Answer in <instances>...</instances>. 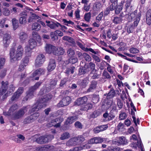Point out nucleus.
Returning <instances> with one entry per match:
<instances>
[{"label":"nucleus","mask_w":151,"mask_h":151,"mask_svg":"<svg viewBox=\"0 0 151 151\" xmlns=\"http://www.w3.org/2000/svg\"><path fill=\"white\" fill-rule=\"evenodd\" d=\"M15 48L14 47L11 48L10 50L9 55L12 62L20 60L23 55V49L22 46L19 45L18 46L16 53H15Z\"/></svg>","instance_id":"f257e3e1"},{"label":"nucleus","mask_w":151,"mask_h":151,"mask_svg":"<svg viewBox=\"0 0 151 151\" xmlns=\"http://www.w3.org/2000/svg\"><path fill=\"white\" fill-rule=\"evenodd\" d=\"M52 97V96L50 94H47L44 96L40 100V102H37L33 106L32 109L29 111L30 114L33 113L35 111H38L41 108H42L45 105L44 103L47 102L51 99Z\"/></svg>","instance_id":"f03ea898"},{"label":"nucleus","mask_w":151,"mask_h":151,"mask_svg":"<svg viewBox=\"0 0 151 151\" xmlns=\"http://www.w3.org/2000/svg\"><path fill=\"white\" fill-rule=\"evenodd\" d=\"M88 98L85 96L80 97L78 98L75 102V104L78 106H82L80 109L81 110L87 111L89 109H91L93 105L91 103H89L86 105L83 104H86Z\"/></svg>","instance_id":"7ed1b4c3"},{"label":"nucleus","mask_w":151,"mask_h":151,"mask_svg":"<svg viewBox=\"0 0 151 151\" xmlns=\"http://www.w3.org/2000/svg\"><path fill=\"white\" fill-rule=\"evenodd\" d=\"M57 82L56 80H53L50 83V86H47V85L44 86L40 91V94L45 93L50 91L52 89L54 88L57 84Z\"/></svg>","instance_id":"20e7f679"},{"label":"nucleus","mask_w":151,"mask_h":151,"mask_svg":"<svg viewBox=\"0 0 151 151\" xmlns=\"http://www.w3.org/2000/svg\"><path fill=\"white\" fill-rule=\"evenodd\" d=\"M141 13L139 12L137 13V10H136L130 14V16L132 18L135 17V20L133 24L134 27H137L140 20V18L141 17Z\"/></svg>","instance_id":"39448f33"},{"label":"nucleus","mask_w":151,"mask_h":151,"mask_svg":"<svg viewBox=\"0 0 151 151\" xmlns=\"http://www.w3.org/2000/svg\"><path fill=\"white\" fill-rule=\"evenodd\" d=\"M26 107L23 108L18 111L14 113L13 115V118L14 119H19L22 117L25 113L27 111Z\"/></svg>","instance_id":"423d86ee"},{"label":"nucleus","mask_w":151,"mask_h":151,"mask_svg":"<svg viewBox=\"0 0 151 151\" xmlns=\"http://www.w3.org/2000/svg\"><path fill=\"white\" fill-rule=\"evenodd\" d=\"M71 101V98L69 96H67L63 98L58 103V105L60 107L67 106L70 103Z\"/></svg>","instance_id":"0eeeda50"},{"label":"nucleus","mask_w":151,"mask_h":151,"mask_svg":"<svg viewBox=\"0 0 151 151\" xmlns=\"http://www.w3.org/2000/svg\"><path fill=\"white\" fill-rule=\"evenodd\" d=\"M49 148V151H62L61 150H59L56 148H55L54 146H50L48 145H45L43 147H36V150L37 151H42L47 150V149Z\"/></svg>","instance_id":"6e6552de"},{"label":"nucleus","mask_w":151,"mask_h":151,"mask_svg":"<svg viewBox=\"0 0 151 151\" xmlns=\"http://www.w3.org/2000/svg\"><path fill=\"white\" fill-rule=\"evenodd\" d=\"M45 60V57L44 55L42 54H39L35 60V66L37 67L40 66L44 63Z\"/></svg>","instance_id":"1a4fd4ad"},{"label":"nucleus","mask_w":151,"mask_h":151,"mask_svg":"<svg viewBox=\"0 0 151 151\" xmlns=\"http://www.w3.org/2000/svg\"><path fill=\"white\" fill-rule=\"evenodd\" d=\"M45 69L42 68H39L36 70L34 72L32 73V75L30 76L31 78H33L36 76L35 80H38L39 79V76L41 75H43L45 73Z\"/></svg>","instance_id":"9d476101"},{"label":"nucleus","mask_w":151,"mask_h":151,"mask_svg":"<svg viewBox=\"0 0 151 151\" xmlns=\"http://www.w3.org/2000/svg\"><path fill=\"white\" fill-rule=\"evenodd\" d=\"M98 82L96 81L93 80L90 82L88 88L86 91L87 93L93 92L97 87Z\"/></svg>","instance_id":"9b49d317"},{"label":"nucleus","mask_w":151,"mask_h":151,"mask_svg":"<svg viewBox=\"0 0 151 151\" xmlns=\"http://www.w3.org/2000/svg\"><path fill=\"white\" fill-rule=\"evenodd\" d=\"M45 49L47 53L52 54L54 55V52L56 49V47L52 45L46 44L45 47Z\"/></svg>","instance_id":"f8f14e48"},{"label":"nucleus","mask_w":151,"mask_h":151,"mask_svg":"<svg viewBox=\"0 0 151 151\" xmlns=\"http://www.w3.org/2000/svg\"><path fill=\"white\" fill-rule=\"evenodd\" d=\"M96 65L94 63L92 62H90L87 65V68L86 71H83V73H85L87 72L91 71V73H93L94 72H96V70L95 69Z\"/></svg>","instance_id":"ddd939ff"},{"label":"nucleus","mask_w":151,"mask_h":151,"mask_svg":"<svg viewBox=\"0 0 151 151\" xmlns=\"http://www.w3.org/2000/svg\"><path fill=\"white\" fill-rule=\"evenodd\" d=\"M8 85L9 83L8 81H2L1 86L0 88V95H3L6 93Z\"/></svg>","instance_id":"4468645a"},{"label":"nucleus","mask_w":151,"mask_h":151,"mask_svg":"<svg viewBox=\"0 0 151 151\" xmlns=\"http://www.w3.org/2000/svg\"><path fill=\"white\" fill-rule=\"evenodd\" d=\"M11 38V35L7 33L4 35L3 38V43L4 46L5 47H6L8 46L10 43Z\"/></svg>","instance_id":"2eb2a0df"},{"label":"nucleus","mask_w":151,"mask_h":151,"mask_svg":"<svg viewBox=\"0 0 151 151\" xmlns=\"http://www.w3.org/2000/svg\"><path fill=\"white\" fill-rule=\"evenodd\" d=\"M23 91V89L22 87H20L18 88L17 92L14 93V95L12 96L11 100L14 101L17 99L21 95Z\"/></svg>","instance_id":"dca6fc26"},{"label":"nucleus","mask_w":151,"mask_h":151,"mask_svg":"<svg viewBox=\"0 0 151 151\" xmlns=\"http://www.w3.org/2000/svg\"><path fill=\"white\" fill-rule=\"evenodd\" d=\"M132 0H127L125 5V12L129 13L132 9V6L131 4Z\"/></svg>","instance_id":"f3484780"},{"label":"nucleus","mask_w":151,"mask_h":151,"mask_svg":"<svg viewBox=\"0 0 151 151\" xmlns=\"http://www.w3.org/2000/svg\"><path fill=\"white\" fill-rule=\"evenodd\" d=\"M21 16L19 19V23L21 24H25L26 23V19L27 17V13L24 12H22L20 14Z\"/></svg>","instance_id":"a211bd4d"},{"label":"nucleus","mask_w":151,"mask_h":151,"mask_svg":"<svg viewBox=\"0 0 151 151\" xmlns=\"http://www.w3.org/2000/svg\"><path fill=\"white\" fill-rule=\"evenodd\" d=\"M104 141L103 139L100 137H95L89 140V143L92 144L100 143Z\"/></svg>","instance_id":"6ab92c4d"},{"label":"nucleus","mask_w":151,"mask_h":151,"mask_svg":"<svg viewBox=\"0 0 151 151\" xmlns=\"http://www.w3.org/2000/svg\"><path fill=\"white\" fill-rule=\"evenodd\" d=\"M55 67L56 65L55 60L54 59H50L47 68L48 71L50 72L52 71L55 69Z\"/></svg>","instance_id":"aec40b11"},{"label":"nucleus","mask_w":151,"mask_h":151,"mask_svg":"<svg viewBox=\"0 0 151 151\" xmlns=\"http://www.w3.org/2000/svg\"><path fill=\"white\" fill-rule=\"evenodd\" d=\"M77 118V116L75 115L69 116L65 122V124L67 125L70 124L74 122Z\"/></svg>","instance_id":"412c9836"},{"label":"nucleus","mask_w":151,"mask_h":151,"mask_svg":"<svg viewBox=\"0 0 151 151\" xmlns=\"http://www.w3.org/2000/svg\"><path fill=\"white\" fill-rule=\"evenodd\" d=\"M19 39L22 42H24L27 40L28 36L27 34L23 32H20L19 34Z\"/></svg>","instance_id":"4be33fe9"},{"label":"nucleus","mask_w":151,"mask_h":151,"mask_svg":"<svg viewBox=\"0 0 151 151\" xmlns=\"http://www.w3.org/2000/svg\"><path fill=\"white\" fill-rule=\"evenodd\" d=\"M116 140L117 142L120 145H126L128 143L127 140L125 137L123 136L117 138Z\"/></svg>","instance_id":"5701e85b"},{"label":"nucleus","mask_w":151,"mask_h":151,"mask_svg":"<svg viewBox=\"0 0 151 151\" xmlns=\"http://www.w3.org/2000/svg\"><path fill=\"white\" fill-rule=\"evenodd\" d=\"M64 50L63 48L61 47L56 48V49L54 52V55H62L64 54Z\"/></svg>","instance_id":"b1692460"},{"label":"nucleus","mask_w":151,"mask_h":151,"mask_svg":"<svg viewBox=\"0 0 151 151\" xmlns=\"http://www.w3.org/2000/svg\"><path fill=\"white\" fill-rule=\"evenodd\" d=\"M106 95V98L107 99H110L114 97L116 95V92L114 90L113 88H111L110 90L108 93L104 94L105 96Z\"/></svg>","instance_id":"393cba45"},{"label":"nucleus","mask_w":151,"mask_h":151,"mask_svg":"<svg viewBox=\"0 0 151 151\" xmlns=\"http://www.w3.org/2000/svg\"><path fill=\"white\" fill-rule=\"evenodd\" d=\"M146 22L147 24L150 25L151 24V10H148L146 13Z\"/></svg>","instance_id":"a878e982"},{"label":"nucleus","mask_w":151,"mask_h":151,"mask_svg":"<svg viewBox=\"0 0 151 151\" xmlns=\"http://www.w3.org/2000/svg\"><path fill=\"white\" fill-rule=\"evenodd\" d=\"M43 136L44 143L49 142L54 138L53 135H46Z\"/></svg>","instance_id":"bb28decb"},{"label":"nucleus","mask_w":151,"mask_h":151,"mask_svg":"<svg viewBox=\"0 0 151 151\" xmlns=\"http://www.w3.org/2000/svg\"><path fill=\"white\" fill-rule=\"evenodd\" d=\"M32 35L35 39L39 43L41 44V37L37 32L35 31L33 32Z\"/></svg>","instance_id":"cd10ccee"},{"label":"nucleus","mask_w":151,"mask_h":151,"mask_svg":"<svg viewBox=\"0 0 151 151\" xmlns=\"http://www.w3.org/2000/svg\"><path fill=\"white\" fill-rule=\"evenodd\" d=\"M18 108V106L16 104H14L10 108L8 111V114H4L5 115H10L13 113Z\"/></svg>","instance_id":"c85d7f7f"},{"label":"nucleus","mask_w":151,"mask_h":151,"mask_svg":"<svg viewBox=\"0 0 151 151\" xmlns=\"http://www.w3.org/2000/svg\"><path fill=\"white\" fill-rule=\"evenodd\" d=\"M75 137L71 138L66 142L67 146H75L77 145Z\"/></svg>","instance_id":"c756f323"},{"label":"nucleus","mask_w":151,"mask_h":151,"mask_svg":"<svg viewBox=\"0 0 151 151\" xmlns=\"http://www.w3.org/2000/svg\"><path fill=\"white\" fill-rule=\"evenodd\" d=\"M47 26L49 27L50 29H55L57 27H58L59 26L62 27L61 24L58 23H54L52 22H51L50 24H47Z\"/></svg>","instance_id":"7c9ffc66"},{"label":"nucleus","mask_w":151,"mask_h":151,"mask_svg":"<svg viewBox=\"0 0 151 151\" xmlns=\"http://www.w3.org/2000/svg\"><path fill=\"white\" fill-rule=\"evenodd\" d=\"M77 145L83 142L85 140V138L82 136H80L78 137H74Z\"/></svg>","instance_id":"2f4dec72"},{"label":"nucleus","mask_w":151,"mask_h":151,"mask_svg":"<svg viewBox=\"0 0 151 151\" xmlns=\"http://www.w3.org/2000/svg\"><path fill=\"white\" fill-rule=\"evenodd\" d=\"M33 96V91L31 89H30L27 95L24 98V99L25 100L27 101L29 99H30L32 98Z\"/></svg>","instance_id":"473e14b6"},{"label":"nucleus","mask_w":151,"mask_h":151,"mask_svg":"<svg viewBox=\"0 0 151 151\" xmlns=\"http://www.w3.org/2000/svg\"><path fill=\"white\" fill-rule=\"evenodd\" d=\"M41 28L40 25L37 22H35L32 25V30H39Z\"/></svg>","instance_id":"72a5a7b5"},{"label":"nucleus","mask_w":151,"mask_h":151,"mask_svg":"<svg viewBox=\"0 0 151 151\" xmlns=\"http://www.w3.org/2000/svg\"><path fill=\"white\" fill-rule=\"evenodd\" d=\"M33 49L30 46H27L25 47V55L27 56H30L32 53V50Z\"/></svg>","instance_id":"f704fd0d"},{"label":"nucleus","mask_w":151,"mask_h":151,"mask_svg":"<svg viewBox=\"0 0 151 151\" xmlns=\"http://www.w3.org/2000/svg\"><path fill=\"white\" fill-rule=\"evenodd\" d=\"M122 21V19L118 17H114L112 19V22L115 24H120Z\"/></svg>","instance_id":"c9c22d12"},{"label":"nucleus","mask_w":151,"mask_h":151,"mask_svg":"<svg viewBox=\"0 0 151 151\" xmlns=\"http://www.w3.org/2000/svg\"><path fill=\"white\" fill-rule=\"evenodd\" d=\"M131 140H133V141H136L137 142L135 143H133L131 144V147H136L138 145V140L137 139V136L135 134H133L131 137Z\"/></svg>","instance_id":"e433bc0d"},{"label":"nucleus","mask_w":151,"mask_h":151,"mask_svg":"<svg viewBox=\"0 0 151 151\" xmlns=\"http://www.w3.org/2000/svg\"><path fill=\"white\" fill-rule=\"evenodd\" d=\"M70 137V134L69 133L65 132L63 133L61 135L60 139L61 140H63L68 139Z\"/></svg>","instance_id":"4c0bfd02"},{"label":"nucleus","mask_w":151,"mask_h":151,"mask_svg":"<svg viewBox=\"0 0 151 151\" xmlns=\"http://www.w3.org/2000/svg\"><path fill=\"white\" fill-rule=\"evenodd\" d=\"M32 116L31 115L25 118L24 121V123L25 124L30 123L34 122Z\"/></svg>","instance_id":"58836bf2"},{"label":"nucleus","mask_w":151,"mask_h":151,"mask_svg":"<svg viewBox=\"0 0 151 151\" xmlns=\"http://www.w3.org/2000/svg\"><path fill=\"white\" fill-rule=\"evenodd\" d=\"M75 67L74 66H71L69 68H67L66 70L65 73L68 75L70 74H73L74 73V70Z\"/></svg>","instance_id":"ea45409f"},{"label":"nucleus","mask_w":151,"mask_h":151,"mask_svg":"<svg viewBox=\"0 0 151 151\" xmlns=\"http://www.w3.org/2000/svg\"><path fill=\"white\" fill-rule=\"evenodd\" d=\"M12 22L13 26V29L16 30L18 27V21L16 18H13L12 19Z\"/></svg>","instance_id":"a19ab883"},{"label":"nucleus","mask_w":151,"mask_h":151,"mask_svg":"<svg viewBox=\"0 0 151 151\" xmlns=\"http://www.w3.org/2000/svg\"><path fill=\"white\" fill-rule=\"evenodd\" d=\"M29 46L33 49L36 45V42L35 40L32 38H31L29 40Z\"/></svg>","instance_id":"79ce46f5"},{"label":"nucleus","mask_w":151,"mask_h":151,"mask_svg":"<svg viewBox=\"0 0 151 151\" xmlns=\"http://www.w3.org/2000/svg\"><path fill=\"white\" fill-rule=\"evenodd\" d=\"M101 7V4L99 2H96L93 6L94 9L96 11H99Z\"/></svg>","instance_id":"37998d69"},{"label":"nucleus","mask_w":151,"mask_h":151,"mask_svg":"<svg viewBox=\"0 0 151 151\" xmlns=\"http://www.w3.org/2000/svg\"><path fill=\"white\" fill-rule=\"evenodd\" d=\"M75 51L72 48H69L68 49L67 54L68 56L70 57H72L75 55Z\"/></svg>","instance_id":"c03bdc74"},{"label":"nucleus","mask_w":151,"mask_h":151,"mask_svg":"<svg viewBox=\"0 0 151 151\" xmlns=\"http://www.w3.org/2000/svg\"><path fill=\"white\" fill-rule=\"evenodd\" d=\"M111 3V4L110 6L109 9L111 10L112 11L115 9L118 6V1L113 2Z\"/></svg>","instance_id":"a18cd8bd"},{"label":"nucleus","mask_w":151,"mask_h":151,"mask_svg":"<svg viewBox=\"0 0 151 151\" xmlns=\"http://www.w3.org/2000/svg\"><path fill=\"white\" fill-rule=\"evenodd\" d=\"M42 82L41 81H40L37 82L32 87L31 89L33 91L36 90L39 88L40 86L42 84Z\"/></svg>","instance_id":"49530a36"},{"label":"nucleus","mask_w":151,"mask_h":151,"mask_svg":"<svg viewBox=\"0 0 151 151\" xmlns=\"http://www.w3.org/2000/svg\"><path fill=\"white\" fill-rule=\"evenodd\" d=\"M50 36L51 39L53 40H55L58 38L57 33L55 31L54 32H51L50 33Z\"/></svg>","instance_id":"de8ad7c7"},{"label":"nucleus","mask_w":151,"mask_h":151,"mask_svg":"<svg viewBox=\"0 0 151 151\" xmlns=\"http://www.w3.org/2000/svg\"><path fill=\"white\" fill-rule=\"evenodd\" d=\"M89 82V80L87 78L84 79L82 80L81 82V84L82 87L83 88L85 87Z\"/></svg>","instance_id":"09e8293b"},{"label":"nucleus","mask_w":151,"mask_h":151,"mask_svg":"<svg viewBox=\"0 0 151 151\" xmlns=\"http://www.w3.org/2000/svg\"><path fill=\"white\" fill-rule=\"evenodd\" d=\"M82 50L86 52L89 51L95 54H97L98 53V52L95 51L93 49L91 48H88L84 47L83 48Z\"/></svg>","instance_id":"8fccbe9b"},{"label":"nucleus","mask_w":151,"mask_h":151,"mask_svg":"<svg viewBox=\"0 0 151 151\" xmlns=\"http://www.w3.org/2000/svg\"><path fill=\"white\" fill-rule=\"evenodd\" d=\"M127 117V114L124 112H121L119 114V118L120 120H123L125 119Z\"/></svg>","instance_id":"3c124183"},{"label":"nucleus","mask_w":151,"mask_h":151,"mask_svg":"<svg viewBox=\"0 0 151 151\" xmlns=\"http://www.w3.org/2000/svg\"><path fill=\"white\" fill-rule=\"evenodd\" d=\"M91 18V14L90 12H88L84 16L85 20L87 22H89Z\"/></svg>","instance_id":"603ef678"},{"label":"nucleus","mask_w":151,"mask_h":151,"mask_svg":"<svg viewBox=\"0 0 151 151\" xmlns=\"http://www.w3.org/2000/svg\"><path fill=\"white\" fill-rule=\"evenodd\" d=\"M129 51L131 53L135 54L139 52V51L135 47H132L129 49Z\"/></svg>","instance_id":"864d4df0"},{"label":"nucleus","mask_w":151,"mask_h":151,"mask_svg":"<svg viewBox=\"0 0 151 151\" xmlns=\"http://www.w3.org/2000/svg\"><path fill=\"white\" fill-rule=\"evenodd\" d=\"M124 125L123 123H119L117 126L118 130L119 132H122L124 131Z\"/></svg>","instance_id":"5fc2aeb1"},{"label":"nucleus","mask_w":151,"mask_h":151,"mask_svg":"<svg viewBox=\"0 0 151 151\" xmlns=\"http://www.w3.org/2000/svg\"><path fill=\"white\" fill-rule=\"evenodd\" d=\"M103 76L104 79H110L111 77L107 72L104 70L103 73Z\"/></svg>","instance_id":"6e6d98bb"},{"label":"nucleus","mask_w":151,"mask_h":151,"mask_svg":"<svg viewBox=\"0 0 151 151\" xmlns=\"http://www.w3.org/2000/svg\"><path fill=\"white\" fill-rule=\"evenodd\" d=\"M103 12H100L96 17V20L97 21V22H99L101 20L103 16Z\"/></svg>","instance_id":"4d7b16f0"},{"label":"nucleus","mask_w":151,"mask_h":151,"mask_svg":"<svg viewBox=\"0 0 151 151\" xmlns=\"http://www.w3.org/2000/svg\"><path fill=\"white\" fill-rule=\"evenodd\" d=\"M69 59L68 60L69 62L72 64H74L77 62L78 59L76 57H72Z\"/></svg>","instance_id":"13d9d810"},{"label":"nucleus","mask_w":151,"mask_h":151,"mask_svg":"<svg viewBox=\"0 0 151 151\" xmlns=\"http://www.w3.org/2000/svg\"><path fill=\"white\" fill-rule=\"evenodd\" d=\"M134 28L133 24H131L127 27V31L128 33H130L133 32Z\"/></svg>","instance_id":"bf43d9fd"},{"label":"nucleus","mask_w":151,"mask_h":151,"mask_svg":"<svg viewBox=\"0 0 151 151\" xmlns=\"http://www.w3.org/2000/svg\"><path fill=\"white\" fill-rule=\"evenodd\" d=\"M115 117V115L114 114L112 111H111L108 114V121H109L112 120Z\"/></svg>","instance_id":"052dcab7"},{"label":"nucleus","mask_w":151,"mask_h":151,"mask_svg":"<svg viewBox=\"0 0 151 151\" xmlns=\"http://www.w3.org/2000/svg\"><path fill=\"white\" fill-rule=\"evenodd\" d=\"M101 114L100 111L97 110L94 111L92 114L91 116L93 118H96L99 116Z\"/></svg>","instance_id":"680f3d73"},{"label":"nucleus","mask_w":151,"mask_h":151,"mask_svg":"<svg viewBox=\"0 0 151 151\" xmlns=\"http://www.w3.org/2000/svg\"><path fill=\"white\" fill-rule=\"evenodd\" d=\"M76 128L77 129H82L83 128V126L81 123L77 121L74 124Z\"/></svg>","instance_id":"e2e57ef3"},{"label":"nucleus","mask_w":151,"mask_h":151,"mask_svg":"<svg viewBox=\"0 0 151 151\" xmlns=\"http://www.w3.org/2000/svg\"><path fill=\"white\" fill-rule=\"evenodd\" d=\"M122 9V7L120 6H118L115 9V13L116 14H119Z\"/></svg>","instance_id":"0e129e2a"},{"label":"nucleus","mask_w":151,"mask_h":151,"mask_svg":"<svg viewBox=\"0 0 151 151\" xmlns=\"http://www.w3.org/2000/svg\"><path fill=\"white\" fill-rule=\"evenodd\" d=\"M92 56L95 63H99L101 62V59L99 56L94 54H92Z\"/></svg>","instance_id":"69168bd1"},{"label":"nucleus","mask_w":151,"mask_h":151,"mask_svg":"<svg viewBox=\"0 0 151 151\" xmlns=\"http://www.w3.org/2000/svg\"><path fill=\"white\" fill-rule=\"evenodd\" d=\"M5 59L4 58H0V69L2 68L4 65L5 62Z\"/></svg>","instance_id":"338daca9"},{"label":"nucleus","mask_w":151,"mask_h":151,"mask_svg":"<svg viewBox=\"0 0 151 151\" xmlns=\"http://www.w3.org/2000/svg\"><path fill=\"white\" fill-rule=\"evenodd\" d=\"M6 20V18H3L0 20V27L1 28L4 27Z\"/></svg>","instance_id":"774afa93"}]
</instances>
